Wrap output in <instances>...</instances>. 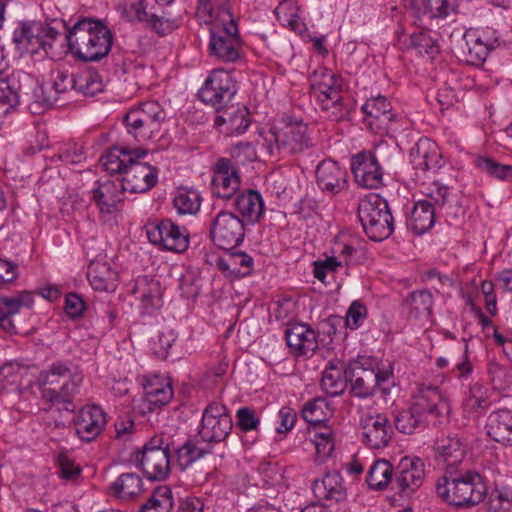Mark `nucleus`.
Masks as SVG:
<instances>
[{"mask_svg":"<svg viewBox=\"0 0 512 512\" xmlns=\"http://www.w3.org/2000/svg\"><path fill=\"white\" fill-rule=\"evenodd\" d=\"M147 154L145 149H127L113 147L104 154L100 161L103 168L111 173H118L125 191L144 193L153 188L158 180V171L154 166L139 161Z\"/></svg>","mask_w":512,"mask_h":512,"instance_id":"1","label":"nucleus"},{"mask_svg":"<svg viewBox=\"0 0 512 512\" xmlns=\"http://www.w3.org/2000/svg\"><path fill=\"white\" fill-rule=\"evenodd\" d=\"M462 214L457 195L449 187L435 182L428 188L426 199L414 204L408 227L415 234L421 235L434 226L436 216L444 217L447 223L452 224Z\"/></svg>","mask_w":512,"mask_h":512,"instance_id":"2","label":"nucleus"},{"mask_svg":"<svg viewBox=\"0 0 512 512\" xmlns=\"http://www.w3.org/2000/svg\"><path fill=\"white\" fill-rule=\"evenodd\" d=\"M437 495L448 505L456 508H470L481 503L487 495L485 477L476 470H445L438 478Z\"/></svg>","mask_w":512,"mask_h":512,"instance_id":"3","label":"nucleus"},{"mask_svg":"<svg viewBox=\"0 0 512 512\" xmlns=\"http://www.w3.org/2000/svg\"><path fill=\"white\" fill-rule=\"evenodd\" d=\"M450 406L437 387H428L414 397L413 402L406 408L394 412V426L405 435H411L423 430L431 420L447 416Z\"/></svg>","mask_w":512,"mask_h":512,"instance_id":"4","label":"nucleus"},{"mask_svg":"<svg viewBox=\"0 0 512 512\" xmlns=\"http://www.w3.org/2000/svg\"><path fill=\"white\" fill-rule=\"evenodd\" d=\"M83 374L70 362L55 361L37 377L42 398L52 404H63L73 411V400L80 392Z\"/></svg>","mask_w":512,"mask_h":512,"instance_id":"5","label":"nucleus"},{"mask_svg":"<svg viewBox=\"0 0 512 512\" xmlns=\"http://www.w3.org/2000/svg\"><path fill=\"white\" fill-rule=\"evenodd\" d=\"M70 49L84 62H96L111 50L113 37L107 26L98 20L78 21L67 35Z\"/></svg>","mask_w":512,"mask_h":512,"instance_id":"6","label":"nucleus"},{"mask_svg":"<svg viewBox=\"0 0 512 512\" xmlns=\"http://www.w3.org/2000/svg\"><path fill=\"white\" fill-rule=\"evenodd\" d=\"M348 382L351 393L358 398H367L380 390L389 393L393 383L392 368L381 369L376 359L361 357L348 367Z\"/></svg>","mask_w":512,"mask_h":512,"instance_id":"7","label":"nucleus"},{"mask_svg":"<svg viewBox=\"0 0 512 512\" xmlns=\"http://www.w3.org/2000/svg\"><path fill=\"white\" fill-rule=\"evenodd\" d=\"M313 147L309 128L301 120L276 127L264 138L262 148L270 157L285 158L305 153Z\"/></svg>","mask_w":512,"mask_h":512,"instance_id":"8","label":"nucleus"},{"mask_svg":"<svg viewBox=\"0 0 512 512\" xmlns=\"http://www.w3.org/2000/svg\"><path fill=\"white\" fill-rule=\"evenodd\" d=\"M243 41L229 12H224L210 27L208 55L222 63H235L243 56Z\"/></svg>","mask_w":512,"mask_h":512,"instance_id":"9","label":"nucleus"},{"mask_svg":"<svg viewBox=\"0 0 512 512\" xmlns=\"http://www.w3.org/2000/svg\"><path fill=\"white\" fill-rule=\"evenodd\" d=\"M310 87L320 108L328 113L333 121H339L348 114V107L343 103L342 79L326 68H320L312 74Z\"/></svg>","mask_w":512,"mask_h":512,"instance_id":"10","label":"nucleus"},{"mask_svg":"<svg viewBox=\"0 0 512 512\" xmlns=\"http://www.w3.org/2000/svg\"><path fill=\"white\" fill-rule=\"evenodd\" d=\"M358 218L366 235L373 241L387 239L394 230L388 203L379 194L369 193L359 201Z\"/></svg>","mask_w":512,"mask_h":512,"instance_id":"11","label":"nucleus"},{"mask_svg":"<svg viewBox=\"0 0 512 512\" xmlns=\"http://www.w3.org/2000/svg\"><path fill=\"white\" fill-rule=\"evenodd\" d=\"M166 119V112L157 101H146L125 116L127 132L138 142L155 138Z\"/></svg>","mask_w":512,"mask_h":512,"instance_id":"12","label":"nucleus"},{"mask_svg":"<svg viewBox=\"0 0 512 512\" xmlns=\"http://www.w3.org/2000/svg\"><path fill=\"white\" fill-rule=\"evenodd\" d=\"M59 35L58 30L41 22H21L13 32V42L21 49L37 53L42 49L45 54Z\"/></svg>","mask_w":512,"mask_h":512,"instance_id":"13","label":"nucleus"},{"mask_svg":"<svg viewBox=\"0 0 512 512\" xmlns=\"http://www.w3.org/2000/svg\"><path fill=\"white\" fill-rule=\"evenodd\" d=\"M244 237V220L230 211H220L210 224V238L221 249L228 250L240 245Z\"/></svg>","mask_w":512,"mask_h":512,"instance_id":"14","label":"nucleus"},{"mask_svg":"<svg viewBox=\"0 0 512 512\" xmlns=\"http://www.w3.org/2000/svg\"><path fill=\"white\" fill-rule=\"evenodd\" d=\"M236 93L235 82L225 69H214L198 92L200 100L216 108H224Z\"/></svg>","mask_w":512,"mask_h":512,"instance_id":"15","label":"nucleus"},{"mask_svg":"<svg viewBox=\"0 0 512 512\" xmlns=\"http://www.w3.org/2000/svg\"><path fill=\"white\" fill-rule=\"evenodd\" d=\"M146 233L151 243L172 252L181 253L189 247V235L186 229L174 224L170 219L149 222Z\"/></svg>","mask_w":512,"mask_h":512,"instance_id":"16","label":"nucleus"},{"mask_svg":"<svg viewBox=\"0 0 512 512\" xmlns=\"http://www.w3.org/2000/svg\"><path fill=\"white\" fill-rule=\"evenodd\" d=\"M232 426V418L226 407L213 402L203 412L199 435L206 442H221L229 436Z\"/></svg>","mask_w":512,"mask_h":512,"instance_id":"17","label":"nucleus"},{"mask_svg":"<svg viewBox=\"0 0 512 512\" xmlns=\"http://www.w3.org/2000/svg\"><path fill=\"white\" fill-rule=\"evenodd\" d=\"M31 84H34V77L21 70L7 71L0 77V117L15 110L23 92Z\"/></svg>","mask_w":512,"mask_h":512,"instance_id":"18","label":"nucleus"},{"mask_svg":"<svg viewBox=\"0 0 512 512\" xmlns=\"http://www.w3.org/2000/svg\"><path fill=\"white\" fill-rule=\"evenodd\" d=\"M361 441L371 449H382L390 443L394 431L385 414L367 413L360 419Z\"/></svg>","mask_w":512,"mask_h":512,"instance_id":"19","label":"nucleus"},{"mask_svg":"<svg viewBox=\"0 0 512 512\" xmlns=\"http://www.w3.org/2000/svg\"><path fill=\"white\" fill-rule=\"evenodd\" d=\"M425 464L418 457H403L395 471L392 489H398L403 495L415 492L423 483Z\"/></svg>","mask_w":512,"mask_h":512,"instance_id":"20","label":"nucleus"},{"mask_svg":"<svg viewBox=\"0 0 512 512\" xmlns=\"http://www.w3.org/2000/svg\"><path fill=\"white\" fill-rule=\"evenodd\" d=\"M134 461L149 480L162 481L170 474V450L148 449L134 453Z\"/></svg>","mask_w":512,"mask_h":512,"instance_id":"21","label":"nucleus"},{"mask_svg":"<svg viewBox=\"0 0 512 512\" xmlns=\"http://www.w3.org/2000/svg\"><path fill=\"white\" fill-rule=\"evenodd\" d=\"M365 123L376 134L387 133L395 119L392 105L385 96L378 95L366 100L362 106Z\"/></svg>","mask_w":512,"mask_h":512,"instance_id":"22","label":"nucleus"},{"mask_svg":"<svg viewBox=\"0 0 512 512\" xmlns=\"http://www.w3.org/2000/svg\"><path fill=\"white\" fill-rule=\"evenodd\" d=\"M355 181L363 188L377 189L383 184V172L377 158L371 152H360L351 160Z\"/></svg>","mask_w":512,"mask_h":512,"instance_id":"23","label":"nucleus"},{"mask_svg":"<svg viewBox=\"0 0 512 512\" xmlns=\"http://www.w3.org/2000/svg\"><path fill=\"white\" fill-rule=\"evenodd\" d=\"M241 179L230 159L220 158L214 168L211 181L213 195L222 199H231L240 188Z\"/></svg>","mask_w":512,"mask_h":512,"instance_id":"24","label":"nucleus"},{"mask_svg":"<svg viewBox=\"0 0 512 512\" xmlns=\"http://www.w3.org/2000/svg\"><path fill=\"white\" fill-rule=\"evenodd\" d=\"M106 425V414L97 405L83 407L74 419L77 436L85 442L94 441Z\"/></svg>","mask_w":512,"mask_h":512,"instance_id":"25","label":"nucleus"},{"mask_svg":"<svg viewBox=\"0 0 512 512\" xmlns=\"http://www.w3.org/2000/svg\"><path fill=\"white\" fill-rule=\"evenodd\" d=\"M133 294L139 302L138 308L142 315H152L163 305L160 282L148 276L137 278Z\"/></svg>","mask_w":512,"mask_h":512,"instance_id":"26","label":"nucleus"},{"mask_svg":"<svg viewBox=\"0 0 512 512\" xmlns=\"http://www.w3.org/2000/svg\"><path fill=\"white\" fill-rule=\"evenodd\" d=\"M285 338L291 352L299 356H312L318 349L316 332L307 324L296 323L285 330Z\"/></svg>","mask_w":512,"mask_h":512,"instance_id":"27","label":"nucleus"},{"mask_svg":"<svg viewBox=\"0 0 512 512\" xmlns=\"http://www.w3.org/2000/svg\"><path fill=\"white\" fill-rule=\"evenodd\" d=\"M316 179L319 188L328 194L334 195L347 186V172L332 160H323L316 169Z\"/></svg>","mask_w":512,"mask_h":512,"instance_id":"28","label":"nucleus"},{"mask_svg":"<svg viewBox=\"0 0 512 512\" xmlns=\"http://www.w3.org/2000/svg\"><path fill=\"white\" fill-rule=\"evenodd\" d=\"M125 189L119 180H106L93 189L92 199L101 214H113L123 200Z\"/></svg>","mask_w":512,"mask_h":512,"instance_id":"29","label":"nucleus"},{"mask_svg":"<svg viewBox=\"0 0 512 512\" xmlns=\"http://www.w3.org/2000/svg\"><path fill=\"white\" fill-rule=\"evenodd\" d=\"M215 124L226 135L243 134L250 126L249 111L246 107L229 106L217 111Z\"/></svg>","mask_w":512,"mask_h":512,"instance_id":"30","label":"nucleus"},{"mask_svg":"<svg viewBox=\"0 0 512 512\" xmlns=\"http://www.w3.org/2000/svg\"><path fill=\"white\" fill-rule=\"evenodd\" d=\"M143 388V402L149 411L167 405L173 397V388L169 380L158 375L147 378Z\"/></svg>","mask_w":512,"mask_h":512,"instance_id":"31","label":"nucleus"},{"mask_svg":"<svg viewBox=\"0 0 512 512\" xmlns=\"http://www.w3.org/2000/svg\"><path fill=\"white\" fill-rule=\"evenodd\" d=\"M410 159L414 169L427 172L439 168L441 155L434 141L421 138L411 149Z\"/></svg>","mask_w":512,"mask_h":512,"instance_id":"32","label":"nucleus"},{"mask_svg":"<svg viewBox=\"0 0 512 512\" xmlns=\"http://www.w3.org/2000/svg\"><path fill=\"white\" fill-rule=\"evenodd\" d=\"M216 267L228 278H240L252 273L254 260L242 251L229 252L216 259Z\"/></svg>","mask_w":512,"mask_h":512,"instance_id":"33","label":"nucleus"},{"mask_svg":"<svg viewBox=\"0 0 512 512\" xmlns=\"http://www.w3.org/2000/svg\"><path fill=\"white\" fill-rule=\"evenodd\" d=\"M486 429L488 436L504 446H512V411L499 409L493 411L487 418Z\"/></svg>","mask_w":512,"mask_h":512,"instance_id":"34","label":"nucleus"},{"mask_svg":"<svg viewBox=\"0 0 512 512\" xmlns=\"http://www.w3.org/2000/svg\"><path fill=\"white\" fill-rule=\"evenodd\" d=\"M466 49L463 51L465 61L471 65H481L487 58L489 52L495 48L494 42H490L485 35L475 31H467L464 34Z\"/></svg>","mask_w":512,"mask_h":512,"instance_id":"35","label":"nucleus"},{"mask_svg":"<svg viewBox=\"0 0 512 512\" xmlns=\"http://www.w3.org/2000/svg\"><path fill=\"white\" fill-rule=\"evenodd\" d=\"M87 278L92 288L97 291H114L117 286V272L106 261H92L88 267Z\"/></svg>","mask_w":512,"mask_h":512,"instance_id":"36","label":"nucleus"},{"mask_svg":"<svg viewBox=\"0 0 512 512\" xmlns=\"http://www.w3.org/2000/svg\"><path fill=\"white\" fill-rule=\"evenodd\" d=\"M33 296L29 292H22L15 297L0 298V326L6 332H15V326L11 316L17 314L21 308H30L33 304Z\"/></svg>","mask_w":512,"mask_h":512,"instance_id":"37","label":"nucleus"},{"mask_svg":"<svg viewBox=\"0 0 512 512\" xmlns=\"http://www.w3.org/2000/svg\"><path fill=\"white\" fill-rule=\"evenodd\" d=\"M348 369L340 361H332L322 372L321 388L329 396L341 395L347 386Z\"/></svg>","mask_w":512,"mask_h":512,"instance_id":"38","label":"nucleus"},{"mask_svg":"<svg viewBox=\"0 0 512 512\" xmlns=\"http://www.w3.org/2000/svg\"><path fill=\"white\" fill-rule=\"evenodd\" d=\"M233 206L243 219L255 223L263 214L264 202L259 192L250 189L237 194Z\"/></svg>","mask_w":512,"mask_h":512,"instance_id":"39","label":"nucleus"},{"mask_svg":"<svg viewBox=\"0 0 512 512\" xmlns=\"http://www.w3.org/2000/svg\"><path fill=\"white\" fill-rule=\"evenodd\" d=\"M437 459L446 465V469H460L458 464L465 456V449L457 437H446L441 439L436 446Z\"/></svg>","mask_w":512,"mask_h":512,"instance_id":"40","label":"nucleus"},{"mask_svg":"<svg viewBox=\"0 0 512 512\" xmlns=\"http://www.w3.org/2000/svg\"><path fill=\"white\" fill-rule=\"evenodd\" d=\"M313 491L317 497L339 502L346 497L343 481L339 473H327L322 480L315 481Z\"/></svg>","mask_w":512,"mask_h":512,"instance_id":"41","label":"nucleus"},{"mask_svg":"<svg viewBox=\"0 0 512 512\" xmlns=\"http://www.w3.org/2000/svg\"><path fill=\"white\" fill-rule=\"evenodd\" d=\"M434 304L433 295L429 290H417L409 293L404 300V306L410 316L414 318L429 319Z\"/></svg>","mask_w":512,"mask_h":512,"instance_id":"42","label":"nucleus"},{"mask_svg":"<svg viewBox=\"0 0 512 512\" xmlns=\"http://www.w3.org/2000/svg\"><path fill=\"white\" fill-rule=\"evenodd\" d=\"M366 481L373 490H384L393 486L394 470L392 464L385 459H378L370 466Z\"/></svg>","mask_w":512,"mask_h":512,"instance_id":"43","label":"nucleus"},{"mask_svg":"<svg viewBox=\"0 0 512 512\" xmlns=\"http://www.w3.org/2000/svg\"><path fill=\"white\" fill-rule=\"evenodd\" d=\"M143 490V482L136 473H123L110 485V491L118 498L130 499Z\"/></svg>","mask_w":512,"mask_h":512,"instance_id":"44","label":"nucleus"},{"mask_svg":"<svg viewBox=\"0 0 512 512\" xmlns=\"http://www.w3.org/2000/svg\"><path fill=\"white\" fill-rule=\"evenodd\" d=\"M201 195L194 189H179L173 199V206L180 215H195L201 206Z\"/></svg>","mask_w":512,"mask_h":512,"instance_id":"45","label":"nucleus"},{"mask_svg":"<svg viewBox=\"0 0 512 512\" xmlns=\"http://www.w3.org/2000/svg\"><path fill=\"white\" fill-rule=\"evenodd\" d=\"M24 101L31 113L40 114L52 104L51 98L46 96L44 87L34 78V84L29 85L23 92Z\"/></svg>","mask_w":512,"mask_h":512,"instance_id":"46","label":"nucleus"},{"mask_svg":"<svg viewBox=\"0 0 512 512\" xmlns=\"http://www.w3.org/2000/svg\"><path fill=\"white\" fill-rule=\"evenodd\" d=\"M311 433H313L312 442L318 458L321 460L328 458L335 446L332 428L327 425H320L315 427Z\"/></svg>","mask_w":512,"mask_h":512,"instance_id":"47","label":"nucleus"},{"mask_svg":"<svg viewBox=\"0 0 512 512\" xmlns=\"http://www.w3.org/2000/svg\"><path fill=\"white\" fill-rule=\"evenodd\" d=\"M207 453L208 451L201 447L198 442L187 440L175 450L176 463L181 470H186Z\"/></svg>","mask_w":512,"mask_h":512,"instance_id":"48","label":"nucleus"},{"mask_svg":"<svg viewBox=\"0 0 512 512\" xmlns=\"http://www.w3.org/2000/svg\"><path fill=\"white\" fill-rule=\"evenodd\" d=\"M73 89L85 96H94L103 90V83L95 71L83 70L75 74Z\"/></svg>","mask_w":512,"mask_h":512,"instance_id":"49","label":"nucleus"},{"mask_svg":"<svg viewBox=\"0 0 512 512\" xmlns=\"http://www.w3.org/2000/svg\"><path fill=\"white\" fill-rule=\"evenodd\" d=\"M299 7L291 0H283L275 8V15L283 25L290 27L293 31H301L302 22L299 16Z\"/></svg>","mask_w":512,"mask_h":512,"instance_id":"50","label":"nucleus"},{"mask_svg":"<svg viewBox=\"0 0 512 512\" xmlns=\"http://www.w3.org/2000/svg\"><path fill=\"white\" fill-rule=\"evenodd\" d=\"M174 502L172 491L168 487L158 488L139 512H171Z\"/></svg>","mask_w":512,"mask_h":512,"instance_id":"51","label":"nucleus"},{"mask_svg":"<svg viewBox=\"0 0 512 512\" xmlns=\"http://www.w3.org/2000/svg\"><path fill=\"white\" fill-rule=\"evenodd\" d=\"M476 167L482 172L503 181H512V166L501 164L487 156L475 160Z\"/></svg>","mask_w":512,"mask_h":512,"instance_id":"52","label":"nucleus"},{"mask_svg":"<svg viewBox=\"0 0 512 512\" xmlns=\"http://www.w3.org/2000/svg\"><path fill=\"white\" fill-rule=\"evenodd\" d=\"M328 405L323 398H315L308 401L303 409L302 416L304 420L315 427L322 425L327 419Z\"/></svg>","mask_w":512,"mask_h":512,"instance_id":"53","label":"nucleus"},{"mask_svg":"<svg viewBox=\"0 0 512 512\" xmlns=\"http://www.w3.org/2000/svg\"><path fill=\"white\" fill-rule=\"evenodd\" d=\"M488 512H508L512 507V490L509 488H495L486 502Z\"/></svg>","mask_w":512,"mask_h":512,"instance_id":"54","label":"nucleus"},{"mask_svg":"<svg viewBox=\"0 0 512 512\" xmlns=\"http://www.w3.org/2000/svg\"><path fill=\"white\" fill-rule=\"evenodd\" d=\"M343 266L344 262L336 256H327L323 260L313 262V274L316 279L325 282L328 275H333Z\"/></svg>","mask_w":512,"mask_h":512,"instance_id":"55","label":"nucleus"},{"mask_svg":"<svg viewBox=\"0 0 512 512\" xmlns=\"http://www.w3.org/2000/svg\"><path fill=\"white\" fill-rule=\"evenodd\" d=\"M144 23L147 28L161 36L170 34L178 27V22L175 18L159 16L155 13H151Z\"/></svg>","mask_w":512,"mask_h":512,"instance_id":"56","label":"nucleus"},{"mask_svg":"<svg viewBox=\"0 0 512 512\" xmlns=\"http://www.w3.org/2000/svg\"><path fill=\"white\" fill-rule=\"evenodd\" d=\"M410 48H414L419 54L434 57L439 52L436 42L426 32L413 33L410 36Z\"/></svg>","mask_w":512,"mask_h":512,"instance_id":"57","label":"nucleus"},{"mask_svg":"<svg viewBox=\"0 0 512 512\" xmlns=\"http://www.w3.org/2000/svg\"><path fill=\"white\" fill-rule=\"evenodd\" d=\"M229 154L237 165H245L257 157L254 147L249 142H239L231 146Z\"/></svg>","mask_w":512,"mask_h":512,"instance_id":"58","label":"nucleus"},{"mask_svg":"<svg viewBox=\"0 0 512 512\" xmlns=\"http://www.w3.org/2000/svg\"><path fill=\"white\" fill-rule=\"evenodd\" d=\"M174 341L175 336L171 331L167 333L160 332L156 338L152 339L151 350L158 358L164 359L168 355L169 349L172 347Z\"/></svg>","mask_w":512,"mask_h":512,"instance_id":"59","label":"nucleus"},{"mask_svg":"<svg viewBox=\"0 0 512 512\" xmlns=\"http://www.w3.org/2000/svg\"><path fill=\"white\" fill-rule=\"evenodd\" d=\"M237 426L247 432L256 430L260 424V419L255 416L252 409L248 407H242L237 411Z\"/></svg>","mask_w":512,"mask_h":512,"instance_id":"60","label":"nucleus"},{"mask_svg":"<svg viewBox=\"0 0 512 512\" xmlns=\"http://www.w3.org/2000/svg\"><path fill=\"white\" fill-rule=\"evenodd\" d=\"M58 466L61 477L67 480L76 479L81 473L80 466L76 465L66 453L59 454Z\"/></svg>","mask_w":512,"mask_h":512,"instance_id":"61","label":"nucleus"},{"mask_svg":"<svg viewBox=\"0 0 512 512\" xmlns=\"http://www.w3.org/2000/svg\"><path fill=\"white\" fill-rule=\"evenodd\" d=\"M367 316V308L359 301H354L346 315V324L350 329H357L361 326L362 321Z\"/></svg>","mask_w":512,"mask_h":512,"instance_id":"62","label":"nucleus"},{"mask_svg":"<svg viewBox=\"0 0 512 512\" xmlns=\"http://www.w3.org/2000/svg\"><path fill=\"white\" fill-rule=\"evenodd\" d=\"M65 312L72 318L79 317L85 309L83 299L76 293H69L65 299Z\"/></svg>","mask_w":512,"mask_h":512,"instance_id":"63","label":"nucleus"},{"mask_svg":"<svg viewBox=\"0 0 512 512\" xmlns=\"http://www.w3.org/2000/svg\"><path fill=\"white\" fill-rule=\"evenodd\" d=\"M486 403L482 386L475 383L470 388V395L466 400V406L472 410L485 409Z\"/></svg>","mask_w":512,"mask_h":512,"instance_id":"64","label":"nucleus"}]
</instances>
